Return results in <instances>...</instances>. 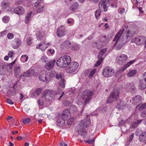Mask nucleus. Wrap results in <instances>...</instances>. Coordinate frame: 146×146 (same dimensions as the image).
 <instances>
[{
  "mask_svg": "<svg viewBox=\"0 0 146 146\" xmlns=\"http://www.w3.org/2000/svg\"><path fill=\"white\" fill-rule=\"evenodd\" d=\"M134 35V33L133 31L126 30L123 33L121 38L117 37L113 40V41H115L113 47L117 50H120L123 45L129 40Z\"/></svg>",
  "mask_w": 146,
  "mask_h": 146,
  "instance_id": "nucleus-1",
  "label": "nucleus"
},
{
  "mask_svg": "<svg viewBox=\"0 0 146 146\" xmlns=\"http://www.w3.org/2000/svg\"><path fill=\"white\" fill-rule=\"evenodd\" d=\"M90 123V119H84L81 121L78 126L79 129L78 130V134L82 137L84 140L87 139L86 131L84 129L89 126Z\"/></svg>",
  "mask_w": 146,
  "mask_h": 146,
  "instance_id": "nucleus-2",
  "label": "nucleus"
},
{
  "mask_svg": "<svg viewBox=\"0 0 146 146\" xmlns=\"http://www.w3.org/2000/svg\"><path fill=\"white\" fill-rule=\"evenodd\" d=\"M70 56L65 55L59 58L56 62V64L60 67H65L70 63Z\"/></svg>",
  "mask_w": 146,
  "mask_h": 146,
  "instance_id": "nucleus-3",
  "label": "nucleus"
},
{
  "mask_svg": "<svg viewBox=\"0 0 146 146\" xmlns=\"http://www.w3.org/2000/svg\"><path fill=\"white\" fill-rule=\"evenodd\" d=\"M106 36H100L99 40L97 42H95L93 44L94 47L99 49L102 48L103 46H105L108 42V39L106 38Z\"/></svg>",
  "mask_w": 146,
  "mask_h": 146,
  "instance_id": "nucleus-4",
  "label": "nucleus"
},
{
  "mask_svg": "<svg viewBox=\"0 0 146 146\" xmlns=\"http://www.w3.org/2000/svg\"><path fill=\"white\" fill-rule=\"evenodd\" d=\"M119 91L118 89L113 91L109 96L107 101V103H111L117 100L119 97Z\"/></svg>",
  "mask_w": 146,
  "mask_h": 146,
  "instance_id": "nucleus-5",
  "label": "nucleus"
},
{
  "mask_svg": "<svg viewBox=\"0 0 146 146\" xmlns=\"http://www.w3.org/2000/svg\"><path fill=\"white\" fill-rule=\"evenodd\" d=\"M92 95V92L89 90H86L82 92L81 98L84 100V104L85 105L88 104L90 102Z\"/></svg>",
  "mask_w": 146,
  "mask_h": 146,
  "instance_id": "nucleus-6",
  "label": "nucleus"
},
{
  "mask_svg": "<svg viewBox=\"0 0 146 146\" xmlns=\"http://www.w3.org/2000/svg\"><path fill=\"white\" fill-rule=\"evenodd\" d=\"M54 72H51L49 75L48 73L46 72H40L39 74V80L42 81L46 82L48 83L50 80V76L53 77L52 75Z\"/></svg>",
  "mask_w": 146,
  "mask_h": 146,
  "instance_id": "nucleus-7",
  "label": "nucleus"
},
{
  "mask_svg": "<svg viewBox=\"0 0 146 146\" xmlns=\"http://www.w3.org/2000/svg\"><path fill=\"white\" fill-rule=\"evenodd\" d=\"M110 0H101L99 3V8L102 11L106 12L110 6Z\"/></svg>",
  "mask_w": 146,
  "mask_h": 146,
  "instance_id": "nucleus-8",
  "label": "nucleus"
},
{
  "mask_svg": "<svg viewBox=\"0 0 146 146\" xmlns=\"http://www.w3.org/2000/svg\"><path fill=\"white\" fill-rule=\"evenodd\" d=\"M114 71L111 67H105L103 70L102 74L104 77H108L112 76L114 74Z\"/></svg>",
  "mask_w": 146,
  "mask_h": 146,
  "instance_id": "nucleus-9",
  "label": "nucleus"
},
{
  "mask_svg": "<svg viewBox=\"0 0 146 146\" xmlns=\"http://www.w3.org/2000/svg\"><path fill=\"white\" fill-rule=\"evenodd\" d=\"M127 58L128 57L126 55L121 54L116 58V62L120 65H122L126 61Z\"/></svg>",
  "mask_w": 146,
  "mask_h": 146,
  "instance_id": "nucleus-10",
  "label": "nucleus"
},
{
  "mask_svg": "<svg viewBox=\"0 0 146 146\" xmlns=\"http://www.w3.org/2000/svg\"><path fill=\"white\" fill-rule=\"evenodd\" d=\"M107 49L106 48L101 49L100 51L98 56V59L94 65L95 66H98L103 60V58L102 57L103 54L107 51Z\"/></svg>",
  "mask_w": 146,
  "mask_h": 146,
  "instance_id": "nucleus-11",
  "label": "nucleus"
},
{
  "mask_svg": "<svg viewBox=\"0 0 146 146\" xmlns=\"http://www.w3.org/2000/svg\"><path fill=\"white\" fill-rule=\"evenodd\" d=\"M47 102H50L54 98V95L52 91L47 90L44 92V97Z\"/></svg>",
  "mask_w": 146,
  "mask_h": 146,
  "instance_id": "nucleus-12",
  "label": "nucleus"
},
{
  "mask_svg": "<svg viewBox=\"0 0 146 146\" xmlns=\"http://www.w3.org/2000/svg\"><path fill=\"white\" fill-rule=\"evenodd\" d=\"M78 64L77 62H74L71 63L66 70L68 73H70L74 72L78 68Z\"/></svg>",
  "mask_w": 146,
  "mask_h": 146,
  "instance_id": "nucleus-13",
  "label": "nucleus"
},
{
  "mask_svg": "<svg viewBox=\"0 0 146 146\" xmlns=\"http://www.w3.org/2000/svg\"><path fill=\"white\" fill-rule=\"evenodd\" d=\"M57 36L60 37H62L66 34V32L65 30V27L63 26H61L57 29L56 31Z\"/></svg>",
  "mask_w": 146,
  "mask_h": 146,
  "instance_id": "nucleus-14",
  "label": "nucleus"
},
{
  "mask_svg": "<svg viewBox=\"0 0 146 146\" xmlns=\"http://www.w3.org/2000/svg\"><path fill=\"white\" fill-rule=\"evenodd\" d=\"M21 43V41L18 38H15L12 41L11 45L14 49L18 48L20 46Z\"/></svg>",
  "mask_w": 146,
  "mask_h": 146,
  "instance_id": "nucleus-15",
  "label": "nucleus"
},
{
  "mask_svg": "<svg viewBox=\"0 0 146 146\" xmlns=\"http://www.w3.org/2000/svg\"><path fill=\"white\" fill-rule=\"evenodd\" d=\"M141 101V96L140 95H137L132 99V104L135 105H137V106H136V108H137L140 104Z\"/></svg>",
  "mask_w": 146,
  "mask_h": 146,
  "instance_id": "nucleus-16",
  "label": "nucleus"
},
{
  "mask_svg": "<svg viewBox=\"0 0 146 146\" xmlns=\"http://www.w3.org/2000/svg\"><path fill=\"white\" fill-rule=\"evenodd\" d=\"M146 41L145 37L143 36L136 38L135 40L136 44L138 45H140L145 43Z\"/></svg>",
  "mask_w": 146,
  "mask_h": 146,
  "instance_id": "nucleus-17",
  "label": "nucleus"
},
{
  "mask_svg": "<svg viewBox=\"0 0 146 146\" xmlns=\"http://www.w3.org/2000/svg\"><path fill=\"white\" fill-rule=\"evenodd\" d=\"M55 62V60H50L48 61L44 66L45 69L48 70L52 69L54 67Z\"/></svg>",
  "mask_w": 146,
  "mask_h": 146,
  "instance_id": "nucleus-18",
  "label": "nucleus"
},
{
  "mask_svg": "<svg viewBox=\"0 0 146 146\" xmlns=\"http://www.w3.org/2000/svg\"><path fill=\"white\" fill-rule=\"evenodd\" d=\"M139 88L141 90H143L146 88V80L141 78L139 83Z\"/></svg>",
  "mask_w": 146,
  "mask_h": 146,
  "instance_id": "nucleus-19",
  "label": "nucleus"
},
{
  "mask_svg": "<svg viewBox=\"0 0 146 146\" xmlns=\"http://www.w3.org/2000/svg\"><path fill=\"white\" fill-rule=\"evenodd\" d=\"M34 6L36 9V12L38 13L43 12L44 11V6L38 2L35 3Z\"/></svg>",
  "mask_w": 146,
  "mask_h": 146,
  "instance_id": "nucleus-20",
  "label": "nucleus"
},
{
  "mask_svg": "<svg viewBox=\"0 0 146 146\" xmlns=\"http://www.w3.org/2000/svg\"><path fill=\"white\" fill-rule=\"evenodd\" d=\"M13 11L14 13L19 15H21L24 13L25 10L22 7L19 6L15 8L14 9Z\"/></svg>",
  "mask_w": 146,
  "mask_h": 146,
  "instance_id": "nucleus-21",
  "label": "nucleus"
},
{
  "mask_svg": "<svg viewBox=\"0 0 146 146\" xmlns=\"http://www.w3.org/2000/svg\"><path fill=\"white\" fill-rule=\"evenodd\" d=\"M70 111L68 109L65 110L61 116V119L64 121L70 115Z\"/></svg>",
  "mask_w": 146,
  "mask_h": 146,
  "instance_id": "nucleus-22",
  "label": "nucleus"
},
{
  "mask_svg": "<svg viewBox=\"0 0 146 146\" xmlns=\"http://www.w3.org/2000/svg\"><path fill=\"white\" fill-rule=\"evenodd\" d=\"M135 61V60H133L127 62L126 64L123 65L122 67L119 69V71L120 72H121L124 71L127 67L133 64Z\"/></svg>",
  "mask_w": 146,
  "mask_h": 146,
  "instance_id": "nucleus-23",
  "label": "nucleus"
},
{
  "mask_svg": "<svg viewBox=\"0 0 146 146\" xmlns=\"http://www.w3.org/2000/svg\"><path fill=\"white\" fill-rule=\"evenodd\" d=\"M139 141L141 142H144L146 140V131L143 132L139 135Z\"/></svg>",
  "mask_w": 146,
  "mask_h": 146,
  "instance_id": "nucleus-24",
  "label": "nucleus"
},
{
  "mask_svg": "<svg viewBox=\"0 0 146 146\" xmlns=\"http://www.w3.org/2000/svg\"><path fill=\"white\" fill-rule=\"evenodd\" d=\"M47 47L46 43L43 42L39 44L36 47L37 48H40L42 51L44 50Z\"/></svg>",
  "mask_w": 146,
  "mask_h": 146,
  "instance_id": "nucleus-25",
  "label": "nucleus"
},
{
  "mask_svg": "<svg viewBox=\"0 0 146 146\" xmlns=\"http://www.w3.org/2000/svg\"><path fill=\"white\" fill-rule=\"evenodd\" d=\"M62 46L66 48H71V42L69 40H66L65 41L61 44Z\"/></svg>",
  "mask_w": 146,
  "mask_h": 146,
  "instance_id": "nucleus-26",
  "label": "nucleus"
},
{
  "mask_svg": "<svg viewBox=\"0 0 146 146\" xmlns=\"http://www.w3.org/2000/svg\"><path fill=\"white\" fill-rule=\"evenodd\" d=\"M34 73V70H30L25 72L23 74V76L24 77H29L33 75Z\"/></svg>",
  "mask_w": 146,
  "mask_h": 146,
  "instance_id": "nucleus-27",
  "label": "nucleus"
},
{
  "mask_svg": "<svg viewBox=\"0 0 146 146\" xmlns=\"http://www.w3.org/2000/svg\"><path fill=\"white\" fill-rule=\"evenodd\" d=\"M71 49L72 50L76 51L80 48V45L76 43H74L71 44Z\"/></svg>",
  "mask_w": 146,
  "mask_h": 146,
  "instance_id": "nucleus-28",
  "label": "nucleus"
},
{
  "mask_svg": "<svg viewBox=\"0 0 146 146\" xmlns=\"http://www.w3.org/2000/svg\"><path fill=\"white\" fill-rule=\"evenodd\" d=\"M57 125L60 127H62L63 126L65 123V121L62 119L60 118L58 119L57 121Z\"/></svg>",
  "mask_w": 146,
  "mask_h": 146,
  "instance_id": "nucleus-29",
  "label": "nucleus"
},
{
  "mask_svg": "<svg viewBox=\"0 0 146 146\" xmlns=\"http://www.w3.org/2000/svg\"><path fill=\"white\" fill-rule=\"evenodd\" d=\"M70 111L74 113H76L78 111V109L77 107L74 105H71L70 108Z\"/></svg>",
  "mask_w": 146,
  "mask_h": 146,
  "instance_id": "nucleus-30",
  "label": "nucleus"
},
{
  "mask_svg": "<svg viewBox=\"0 0 146 146\" xmlns=\"http://www.w3.org/2000/svg\"><path fill=\"white\" fill-rule=\"evenodd\" d=\"M15 76L16 77L20 74V67L19 66H16L15 69Z\"/></svg>",
  "mask_w": 146,
  "mask_h": 146,
  "instance_id": "nucleus-31",
  "label": "nucleus"
},
{
  "mask_svg": "<svg viewBox=\"0 0 146 146\" xmlns=\"http://www.w3.org/2000/svg\"><path fill=\"white\" fill-rule=\"evenodd\" d=\"M142 119L138 120L136 121L133 123L131 124V127L133 128H136L138 124L140 123L142 121Z\"/></svg>",
  "mask_w": 146,
  "mask_h": 146,
  "instance_id": "nucleus-32",
  "label": "nucleus"
},
{
  "mask_svg": "<svg viewBox=\"0 0 146 146\" xmlns=\"http://www.w3.org/2000/svg\"><path fill=\"white\" fill-rule=\"evenodd\" d=\"M32 12L31 11L27 13L26 15L25 20V22L26 24H27L29 21L32 15Z\"/></svg>",
  "mask_w": 146,
  "mask_h": 146,
  "instance_id": "nucleus-33",
  "label": "nucleus"
},
{
  "mask_svg": "<svg viewBox=\"0 0 146 146\" xmlns=\"http://www.w3.org/2000/svg\"><path fill=\"white\" fill-rule=\"evenodd\" d=\"M42 89L41 88H38L32 94L33 95L38 96L42 92Z\"/></svg>",
  "mask_w": 146,
  "mask_h": 146,
  "instance_id": "nucleus-34",
  "label": "nucleus"
},
{
  "mask_svg": "<svg viewBox=\"0 0 146 146\" xmlns=\"http://www.w3.org/2000/svg\"><path fill=\"white\" fill-rule=\"evenodd\" d=\"M137 70H135L130 71L127 74V75L129 77H131L135 75L137 73Z\"/></svg>",
  "mask_w": 146,
  "mask_h": 146,
  "instance_id": "nucleus-35",
  "label": "nucleus"
},
{
  "mask_svg": "<svg viewBox=\"0 0 146 146\" xmlns=\"http://www.w3.org/2000/svg\"><path fill=\"white\" fill-rule=\"evenodd\" d=\"M78 4L76 2L70 7L69 9L73 11L76 9L78 7Z\"/></svg>",
  "mask_w": 146,
  "mask_h": 146,
  "instance_id": "nucleus-36",
  "label": "nucleus"
},
{
  "mask_svg": "<svg viewBox=\"0 0 146 146\" xmlns=\"http://www.w3.org/2000/svg\"><path fill=\"white\" fill-rule=\"evenodd\" d=\"M9 3L8 1H4L2 3V7L3 9H5L9 7Z\"/></svg>",
  "mask_w": 146,
  "mask_h": 146,
  "instance_id": "nucleus-37",
  "label": "nucleus"
},
{
  "mask_svg": "<svg viewBox=\"0 0 146 146\" xmlns=\"http://www.w3.org/2000/svg\"><path fill=\"white\" fill-rule=\"evenodd\" d=\"M125 29L123 28L122 30H120L117 34L115 36V39L117 37L119 38H121L120 37L121 35L123 33V32L125 31Z\"/></svg>",
  "mask_w": 146,
  "mask_h": 146,
  "instance_id": "nucleus-38",
  "label": "nucleus"
},
{
  "mask_svg": "<svg viewBox=\"0 0 146 146\" xmlns=\"http://www.w3.org/2000/svg\"><path fill=\"white\" fill-rule=\"evenodd\" d=\"M2 19L4 23H7L9 21L10 18L8 16H5L3 17Z\"/></svg>",
  "mask_w": 146,
  "mask_h": 146,
  "instance_id": "nucleus-39",
  "label": "nucleus"
},
{
  "mask_svg": "<svg viewBox=\"0 0 146 146\" xmlns=\"http://www.w3.org/2000/svg\"><path fill=\"white\" fill-rule=\"evenodd\" d=\"M94 139L92 138V139H88V140H86V141H83L85 142V143H87L89 144H90L94 143Z\"/></svg>",
  "mask_w": 146,
  "mask_h": 146,
  "instance_id": "nucleus-40",
  "label": "nucleus"
},
{
  "mask_svg": "<svg viewBox=\"0 0 146 146\" xmlns=\"http://www.w3.org/2000/svg\"><path fill=\"white\" fill-rule=\"evenodd\" d=\"M59 85L62 88H64L65 86V81L64 78L62 79L59 82Z\"/></svg>",
  "mask_w": 146,
  "mask_h": 146,
  "instance_id": "nucleus-41",
  "label": "nucleus"
},
{
  "mask_svg": "<svg viewBox=\"0 0 146 146\" xmlns=\"http://www.w3.org/2000/svg\"><path fill=\"white\" fill-rule=\"evenodd\" d=\"M42 62L45 63L47 62H48V59L46 56L44 55L40 58Z\"/></svg>",
  "mask_w": 146,
  "mask_h": 146,
  "instance_id": "nucleus-42",
  "label": "nucleus"
},
{
  "mask_svg": "<svg viewBox=\"0 0 146 146\" xmlns=\"http://www.w3.org/2000/svg\"><path fill=\"white\" fill-rule=\"evenodd\" d=\"M101 11L100 9H99L97 10L95 12V16L96 18L98 19V17L101 14Z\"/></svg>",
  "mask_w": 146,
  "mask_h": 146,
  "instance_id": "nucleus-43",
  "label": "nucleus"
},
{
  "mask_svg": "<svg viewBox=\"0 0 146 146\" xmlns=\"http://www.w3.org/2000/svg\"><path fill=\"white\" fill-rule=\"evenodd\" d=\"M146 108V103L143 104L141 105L139 108V110L141 111Z\"/></svg>",
  "mask_w": 146,
  "mask_h": 146,
  "instance_id": "nucleus-44",
  "label": "nucleus"
},
{
  "mask_svg": "<svg viewBox=\"0 0 146 146\" xmlns=\"http://www.w3.org/2000/svg\"><path fill=\"white\" fill-rule=\"evenodd\" d=\"M96 70V69H94L91 71L88 76V77L89 78H91L92 77L93 75L94 74Z\"/></svg>",
  "mask_w": 146,
  "mask_h": 146,
  "instance_id": "nucleus-45",
  "label": "nucleus"
},
{
  "mask_svg": "<svg viewBox=\"0 0 146 146\" xmlns=\"http://www.w3.org/2000/svg\"><path fill=\"white\" fill-rule=\"evenodd\" d=\"M31 119L29 118H27L25 119H23L22 120L23 123L24 124H26L28 122H30Z\"/></svg>",
  "mask_w": 146,
  "mask_h": 146,
  "instance_id": "nucleus-46",
  "label": "nucleus"
},
{
  "mask_svg": "<svg viewBox=\"0 0 146 146\" xmlns=\"http://www.w3.org/2000/svg\"><path fill=\"white\" fill-rule=\"evenodd\" d=\"M7 37L9 39H12L14 37L13 35L11 33H9L7 35Z\"/></svg>",
  "mask_w": 146,
  "mask_h": 146,
  "instance_id": "nucleus-47",
  "label": "nucleus"
},
{
  "mask_svg": "<svg viewBox=\"0 0 146 146\" xmlns=\"http://www.w3.org/2000/svg\"><path fill=\"white\" fill-rule=\"evenodd\" d=\"M74 118L73 117L70 118L67 121V123L68 125H71L73 121Z\"/></svg>",
  "mask_w": 146,
  "mask_h": 146,
  "instance_id": "nucleus-48",
  "label": "nucleus"
},
{
  "mask_svg": "<svg viewBox=\"0 0 146 146\" xmlns=\"http://www.w3.org/2000/svg\"><path fill=\"white\" fill-rule=\"evenodd\" d=\"M56 77L58 79L60 78L61 80L63 78L62 75L61 74H56Z\"/></svg>",
  "mask_w": 146,
  "mask_h": 146,
  "instance_id": "nucleus-49",
  "label": "nucleus"
},
{
  "mask_svg": "<svg viewBox=\"0 0 146 146\" xmlns=\"http://www.w3.org/2000/svg\"><path fill=\"white\" fill-rule=\"evenodd\" d=\"M7 33V30H4L3 31L0 33V34L1 36H3L5 35Z\"/></svg>",
  "mask_w": 146,
  "mask_h": 146,
  "instance_id": "nucleus-50",
  "label": "nucleus"
},
{
  "mask_svg": "<svg viewBox=\"0 0 146 146\" xmlns=\"http://www.w3.org/2000/svg\"><path fill=\"white\" fill-rule=\"evenodd\" d=\"M146 116V110L143 111L141 113V116L142 117H145Z\"/></svg>",
  "mask_w": 146,
  "mask_h": 146,
  "instance_id": "nucleus-51",
  "label": "nucleus"
},
{
  "mask_svg": "<svg viewBox=\"0 0 146 146\" xmlns=\"http://www.w3.org/2000/svg\"><path fill=\"white\" fill-rule=\"evenodd\" d=\"M125 123V121L124 120H122L121 121H120L119 123V126H123L124 123Z\"/></svg>",
  "mask_w": 146,
  "mask_h": 146,
  "instance_id": "nucleus-52",
  "label": "nucleus"
},
{
  "mask_svg": "<svg viewBox=\"0 0 146 146\" xmlns=\"http://www.w3.org/2000/svg\"><path fill=\"white\" fill-rule=\"evenodd\" d=\"M134 136V134L132 133L129 136V140L130 142H131L132 141V140L133 139V137Z\"/></svg>",
  "mask_w": 146,
  "mask_h": 146,
  "instance_id": "nucleus-53",
  "label": "nucleus"
},
{
  "mask_svg": "<svg viewBox=\"0 0 146 146\" xmlns=\"http://www.w3.org/2000/svg\"><path fill=\"white\" fill-rule=\"evenodd\" d=\"M31 40L32 39L31 38H28L27 40V44L29 45L31 44Z\"/></svg>",
  "mask_w": 146,
  "mask_h": 146,
  "instance_id": "nucleus-54",
  "label": "nucleus"
},
{
  "mask_svg": "<svg viewBox=\"0 0 146 146\" xmlns=\"http://www.w3.org/2000/svg\"><path fill=\"white\" fill-rule=\"evenodd\" d=\"M16 60H15L12 63L9 64L8 66V67H9L10 69L12 67V66L14 64L15 62L16 61Z\"/></svg>",
  "mask_w": 146,
  "mask_h": 146,
  "instance_id": "nucleus-55",
  "label": "nucleus"
},
{
  "mask_svg": "<svg viewBox=\"0 0 146 146\" xmlns=\"http://www.w3.org/2000/svg\"><path fill=\"white\" fill-rule=\"evenodd\" d=\"M7 102L10 104H13V102L10 99H7Z\"/></svg>",
  "mask_w": 146,
  "mask_h": 146,
  "instance_id": "nucleus-56",
  "label": "nucleus"
},
{
  "mask_svg": "<svg viewBox=\"0 0 146 146\" xmlns=\"http://www.w3.org/2000/svg\"><path fill=\"white\" fill-rule=\"evenodd\" d=\"M24 57V58H25V62H27L28 60V57L26 56V55H25L24 56L23 55L21 57V58H23Z\"/></svg>",
  "mask_w": 146,
  "mask_h": 146,
  "instance_id": "nucleus-57",
  "label": "nucleus"
},
{
  "mask_svg": "<svg viewBox=\"0 0 146 146\" xmlns=\"http://www.w3.org/2000/svg\"><path fill=\"white\" fill-rule=\"evenodd\" d=\"M141 77L146 80V72L143 74L142 76Z\"/></svg>",
  "mask_w": 146,
  "mask_h": 146,
  "instance_id": "nucleus-58",
  "label": "nucleus"
},
{
  "mask_svg": "<svg viewBox=\"0 0 146 146\" xmlns=\"http://www.w3.org/2000/svg\"><path fill=\"white\" fill-rule=\"evenodd\" d=\"M22 3H23V1H16L15 3V4L16 5H19L21 4Z\"/></svg>",
  "mask_w": 146,
  "mask_h": 146,
  "instance_id": "nucleus-59",
  "label": "nucleus"
},
{
  "mask_svg": "<svg viewBox=\"0 0 146 146\" xmlns=\"http://www.w3.org/2000/svg\"><path fill=\"white\" fill-rule=\"evenodd\" d=\"M38 102L39 104L42 105L43 104V101L42 99H40L38 100Z\"/></svg>",
  "mask_w": 146,
  "mask_h": 146,
  "instance_id": "nucleus-60",
  "label": "nucleus"
},
{
  "mask_svg": "<svg viewBox=\"0 0 146 146\" xmlns=\"http://www.w3.org/2000/svg\"><path fill=\"white\" fill-rule=\"evenodd\" d=\"M13 53V52L10 51L8 53V56L11 58L12 57V54Z\"/></svg>",
  "mask_w": 146,
  "mask_h": 146,
  "instance_id": "nucleus-61",
  "label": "nucleus"
},
{
  "mask_svg": "<svg viewBox=\"0 0 146 146\" xmlns=\"http://www.w3.org/2000/svg\"><path fill=\"white\" fill-rule=\"evenodd\" d=\"M64 92H63L62 94H61V95L60 96V97L58 98V100H60L61 99V98L63 97V96H64Z\"/></svg>",
  "mask_w": 146,
  "mask_h": 146,
  "instance_id": "nucleus-62",
  "label": "nucleus"
},
{
  "mask_svg": "<svg viewBox=\"0 0 146 146\" xmlns=\"http://www.w3.org/2000/svg\"><path fill=\"white\" fill-rule=\"evenodd\" d=\"M90 72V71L89 70H86L85 72V75L86 76H87Z\"/></svg>",
  "mask_w": 146,
  "mask_h": 146,
  "instance_id": "nucleus-63",
  "label": "nucleus"
},
{
  "mask_svg": "<svg viewBox=\"0 0 146 146\" xmlns=\"http://www.w3.org/2000/svg\"><path fill=\"white\" fill-rule=\"evenodd\" d=\"M23 97H24V96H23V95L21 93H20V100H21L23 98Z\"/></svg>",
  "mask_w": 146,
  "mask_h": 146,
  "instance_id": "nucleus-64",
  "label": "nucleus"
}]
</instances>
